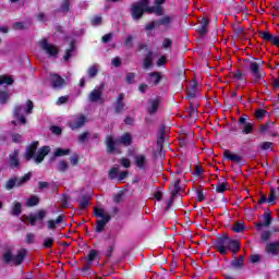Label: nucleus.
I'll use <instances>...</instances> for the list:
<instances>
[{
  "label": "nucleus",
  "mask_w": 279,
  "mask_h": 279,
  "mask_svg": "<svg viewBox=\"0 0 279 279\" xmlns=\"http://www.w3.org/2000/svg\"><path fill=\"white\" fill-rule=\"evenodd\" d=\"M226 191H228V185L226 183H219L216 186V192L217 193H226Z\"/></svg>",
  "instance_id": "obj_50"
},
{
  "label": "nucleus",
  "mask_w": 279,
  "mask_h": 279,
  "mask_svg": "<svg viewBox=\"0 0 279 279\" xmlns=\"http://www.w3.org/2000/svg\"><path fill=\"white\" fill-rule=\"evenodd\" d=\"M94 215L95 217H98L99 219L96 220V232L98 234H101L104 230H106V226L110 223V220L112 219V216L110 214L106 213V209L104 208H94Z\"/></svg>",
  "instance_id": "obj_3"
},
{
  "label": "nucleus",
  "mask_w": 279,
  "mask_h": 279,
  "mask_svg": "<svg viewBox=\"0 0 279 279\" xmlns=\"http://www.w3.org/2000/svg\"><path fill=\"white\" fill-rule=\"evenodd\" d=\"M146 81L148 84H150V86H158V83L162 82V75L160 72H150Z\"/></svg>",
  "instance_id": "obj_17"
},
{
  "label": "nucleus",
  "mask_w": 279,
  "mask_h": 279,
  "mask_svg": "<svg viewBox=\"0 0 279 279\" xmlns=\"http://www.w3.org/2000/svg\"><path fill=\"white\" fill-rule=\"evenodd\" d=\"M39 45H40V48L43 49V51L48 53L50 58H56V56H58V53H59L58 48H56V46L50 44L47 39H43L39 43Z\"/></svg>",
  "instance_id": "obj_9"
},
{
  "label": "nucleus",
  "mask_w": 279,
  "mask_h": 279,
  "mask_svg": "<svg viewBox=\"0 0 279 279\" xmlns=\"http://www.w3.org/2000/svg\"><path fill=\"white\" fill-rule=\"evenodd\" d=\"M25 256H27V250L25 248L17 251L16 256H14L11 248H7L2 255V260L4 265H10V263H13L15 267H19V265H22L23 260H25Z\"/></svg>",
  "instance_id": "obj_2"
},
{
  "label": "nucleus",
  "mask_w": 279,
  "mask_h": 279,
  "mask_svg": "<svg viewBox=\"0 0 279 279\" xmlns=\"http://www.w3.org/2000/svg\"><path fill=\"white\" fill-rule=\"evenodd\" d=\"M233 232H243L245 230V223L244 222H235V225L232 227Z\"/></svg>",
  "instance_id": "obj_44"
},
{
  "label": "nucleus",
  "mask_w": 279,
  "mask_h": 279,
  "mask_svg": "<svg viewBox=\"0 0 279 279\" xmlns=\"http://www.w3.org/2000/svg\"><path fill=\"white\" fill-rule=\"evenodd\" d=\"M32 180V172L24 174L23 177L12 175L9 178L4 184L5 191H13V189H21L25 186L27 182Z\"/></svg>",
  "instance_id": "obj_4"
},
{
  "label": "nucleus",
  "mask_w": 279,
  "mask_h": 279,
  "mask_svg": "<svg viewBox=\"0 0 279 279\" xmlns=\"http://www.w3.org/2000/svg\"><path fill=\"white\" fill-rule=\"evenodd\" d=\"M134 162H135V166L141 169V171L147 170L148 162H147V157L145 155H136L134 157Z\"/></svg>",
  "instance_id": "obj_16"
},
{
  "label": "nucleus",
  "mask_w": 279,
  "mask_h": 279,
  "mask_svg": "<svg viewBox=\"0 0 279 279\" xmlns=\"http://www.w3.org/2000/svg\"><path fill=\"white\" fill-rule=\"evenodd\" d=\"M71 154V149H62V148H57L53 156L50 158V160H56V158H59L60 156H69Z\"/></svg>",
  "instance_id": "obj_30"
},
{
  "label": "nucleus",
  "mask_w": 279,
  "mask_h": 279,
  "mask_svg": "<svg viewBox=\"0 0 279 279\" xmlns=\"http://www.w3.org/2000/svg\"><path fill=\"white\" fill-rule=\"evenodd\" d=\"M31 215L35 218L36 221H44L45 217H47V210L40 209L36 214H31Z\"/></svg>",
  "instance_id": "obj_34"
},
{
  "label": "nucleus",
  "mask_w": 279,
  "mask_h": 279,
  "mask_svg": "<svg viewBox=\"0 0 279 279\" xmlns=\"http://www.w3.org/2000/svg\"><path fill=\"white\" fill-rule=\"evenodd\" d=\"M223 156L225 158H227V160H231L232 162H235L236 165H241V162H243V157L241 155H236L233 154L232 151L226 149L223 151Z\"/></svg>",
  "instance_id": "obj_18"
},
{
  "label": "nucleus",
  "mask_w": 279,
  "mask_h": 279,
  "mask_svg": "<svg viewBox=\"0 0 279 279\" xmlns=\"http://www.w3.org/2000/svg\"><path fill=\"white\" fill-rule=\"evenodd\" d=\"M265 114H267V111L265 109H258L256 112H255V117L257 119H263L265 117Z\"/></svg>",
  "instance_id": "obj_59"
},
{
  "label": "nucleus",
  "mask_w": 279,
  "mask_h": 279,
  "mask_svg": "<svg viewBox=\"0 0 279 279\" xmlns=\"http://www.w3.org/2000/svg\"><path fill=\"white\" fill-rule=\"evenodd\" d=\"M50 130L52 134H56L57 136H60V134H62V129L60 126H51Z\"/></svg>",
  "instance_id": "obj_62"
},
{
  "label": "nucleus",
  "mask_w": 279,
  "mask_h": 279,
  "mask_svg": "<svg viewBox=\"0 0 279 279\" xmlns=\"http://www.w3.org/2000/svg\"><path fill=\"white\" fill-rule=\"evenodd\" d=\"M266 252L272 256L279 255V241L266 244Z\"/></svg>",
  "instance_id": "obj_21"
},
{
  "label": "nucleus",
  "mask_w": 279,
  "mask_h": 279,
  "mask_svg": "<svg viewBox=\"0 0 279 279\" xmlns=\"http://www.w3.org/2000/svg\"><path fill=\"white\" fill-rule=\"evenodd\" d=\"M84 125H86V117L81 116L75 119L74 123H70L69 128H71V130H80V128H84Z\"/></svg>",
  "instance_id": "obj_20"
},
{
  "label": "nucleus",
  "mask_w": 279,
  "mask_h": 279,
  "mask_svg": "<svg viewBox=\"0 0 279 279\" xmlns=\"http://www.w3.org/2000/svg\"><path fill=\"white\" fill-rule=\"evenodd\" d=\"M90 204V196L88 195H83L82 199L80 202L81 208H88V205Z\"/></svg>",
  "instance_id": "obj_40"
},
{
  "label": "nucleus",
  "mask_w": 279,
  "mask_h": 279,
  "mask_svg": "<svg viewBox=\"0 0 279 279\" xmlns=\"http://www.w3.org/2000/svg\"><path fill=\"white\" fill-rule=\"evenodd\" d=\"M49 151H51V147L43 146L38 149L37 155H35V162L36 165H40L43 160H45V156H48Z\"/></svg>",
  "instance_id": "obj_15"
},
{
  "label": "nucleus",
  "mask_w": 279,
  "mask_h": 279,
  "mask_svg": "<svg viewBox=\"0 0 279 279\" xmlns=\"http://www.w3.org/2000/svg\"><path fill=\"white\" fill-rule=\"evenodd\" d=\"M32 27V22H14L12 28L16 32L23 29H29Z\"/></svg>",
  "instance_id": "obj_24"
},
{
  "label": "nucleus",
  "mask_w": 279,
  "mask_h": 279,
  "mask_svg": "<svg viewBox=\"0 0 279 279\" xmlns=\"http://www.w3.org/2000/svg\"><path fill=\"white\" fill-rule=\"evenodd\" d=\"M271 239V231H265L262 233V241H269Z\"/></svg>",
  "instance_id": "obj_64"
},
{
  "label": "nucleus",
  "mask_w": 279,
  "mask_h": 279,
  "mask_svg": "<svg viewBox=\"0 0 279 279\" xmlns=\"http://www.w3.org/2000/svg\"><path fill=\"white\" fill-rule=\"evenodd\" d=\"M111 64L112 66H116L117 69H119V66H121V58L116 57L111 60Z\"/></svg>",
  "instance_id": "obj_60"
},
{
  "label": "nucleus",
  "mask_w": 279,
  "mask_h": 279,
  "mask_svg": "<svg viewBox=\"0 0 279 279\" xmlns=\"http://www.w3.org/2000/svg\"><path fill=\"white\" fill-rule=\"evenodd\" d=\"M26 243L27 245H32L34 243H36V234L29 232V233H26Z\"/></svg>",
  "instance_id": "obj_48"
},
{
  "label": "nucleus",
  "mask_w": 279,
  "mask_h": 279,
  "mask_svg": "<svg viewBox=\"0 0 279 279\" xmlns=\"http://www.w3.org/2000/svg\"><path fill=\"white\" fill-rule=\"evenodd\" d=\"M98 256H99V251L90 250L87 256L88 265H92L94 260H97Z\"/></svg>",
  "instance_id": "obj_33"
},
{
  "label": "nucleus",
  "mask_w": 279,
  "mask_h": 279,
  "mask_svg": "<svg viewBox=\"0 0 279 279\" xmlns=\"http://www.w3.org/2000/svg\"><path fill=\"white\" fill-rule=\"evenodd\" d=\"M38 149V142H33L31 145L26 147L24 153L25 160H35L36 158V150Z\"/></svg>",
  "instance_id": "obj_11"
},
{
  "label": "nucleus",
  "mask_w": 279,
  "mask_h": 279,
  "mask_svg": "<svg viewBox=\"0 0 279 279\" xmlns=\"http://www.w3.org/2000/svg\"><path fill=\"white\" fill-rule=\"evenodd\" d=\"M5 84L7 86H12L14 84V80L8 75H1L0 76V86H3Z\"/></svg>",
  "instance_id": "obj_36"
},
{
  "label": "nucleus",
  "mask_w": 279,
  "mask_h": 279,
  "mask_svg": "<svg viewBox=\"0 0 279 279\" xmlns=\"http://www.w3.org/2000/svg\"><path fill=\"white\" fill-rule=\"evenodd\" d=\"M53 238H46L45 240H44V247H46V248H49V247H53Z\"/></svg>",
  "instance_id": "obj_54"
},
{
  "label": "nucleus",
  "mask_w": 279,
  "mask_h": 279,
  "mask_svg": "<svg viewBox=\"0 0 279 279\" xmlns=\"http://www.w3.org/2000/svg\"><path fill=\"white\" fill-rule=\"evenodd\" d=\"M279 197V189L271 187L270 195L268 196V204H276V201Z\"/></svg>",
  "instance_id": "obj_27"
},
{
  "label": "nucleus",
  "mask_w": 279,
  "mask_h": 279,
  "mask_svg": "<svg viewBox=\"0 0 279 279\" xmlns=\"http://www.w3.org/2000/svg\"><path fill=\"white\" fill-rule=\"evenodd\" d=\"M135 77H136V74H135V73L129 72V73L126 74V77H125L126 84H134Z\"/></svg>",
  "instance_id": "obj_49"
},
{
  "label": "nucleus",
  "mask_w": 279,
  "mask_h": 279,
  "mask_svg": "<svg viewBox=\"0 0 279 279\" xmlns=\"http://www.w3.org/2000/svg\"><path fill=\"white\" fill-rule=\"evenodd\" d=\"M10 97H12V94L8 90H0V104L4 106V104H8L10 101Z\"/></svg>",
  "instance_id": "obj_31"
},
{
  "label": "nucleus",
  "mask_w": 279,
  "mask_h": 279,
  "mask_svg": "<svg viewBox=\"0 0 279 279\" xmlns=\"http://www.w3.org/2000/svg\"><path fill=\"white\" fill-rule=\"evenodd\" d=\"M64 84H66V81H64V78H62V76H60L59 74H50V86L52 88H54L56 90L62 88V86H64Z\"/></svg>",
  "instance_id": "obj_10"
},
{
  "label": "nucleus",
  "mask_w": 279,
  "mask_h": 279,
  "mask_svg": "<svg viewBox=\"0 0 279 279\" xmlns=\"http://www.w3.org/2000/svg\"><path fill=\"white\" fill-rule=\"evenodd\" d=\"M58 171H60L61 173H65V171L69 170V163L64 160L59 161L58 166H57Z\"/></svg>",
  "instance_id": "obj_39"
},
{
  "label": "nucleus",
  "mask_w": 279,
  "mask_h": 279,
  "mask_svg": "<svg viewBox=\"0 0 279 279\" xmlns=\"http://www.w3.org/2000/svg\"><path fill=\"white\" fill-rule=\"evenodd\" d=\"M9 165L12 169H21V159H19V150H14L9 155Z\"/></svg>",
  "instance_id": "obj_14"
},
{
  "label": "nucleus",
  "mask_w": 279,
  "mask_h": 279,
  "mask_svg": "<svg viewBox=\"0 0 279 279\" xmlns=\"http://www.w3.org/2000/svg\"><path fill=\"white\" fill-rule=\"evenodd\" d=\"M27 108L23 107L22 105L15 106L13 110V117L20 121L22 125L27 124V119L25 118V112L26 114H32V111L34 110V102L32 100L26 101Z\"/></svg>",
  "instance_id": "obj_5"
},
{
  "label": "nucleus",
  "mask_w": 279,
  "mask_h": 279,
  "mask_svg": "<svg viewBox=\"0 0 279 279\" xmlns=\"http://www.w3.org/2000/svg\"><path fill=\"white\" fill-rule=\"evenodd\" d=\"M154 51L148 50L147 54L145 56L144 60H143V69L147 70L150 66L154 65Z\"/></svg>",
  "instance_id": "obj_23"
},
{
  "label": "nucleus",
  "mask_w": 279,
  "mask_h": 279,
  "mask_svg": "<svg viewBox=\"0 0 279 279\" xmlns=\"http://www.w3.org/2000/svg\"><path fill=\"white\" fill-rule=\"evenodd\" d=\"M243 265L244 263L240 259V258H235L231 262V266L234 268V269H242L243 268Z\"/></svg>",
  "instance_id": "obj_47"
},
{
  "label": "nucleus",
  "mask_w": 279,
  "mask_h": 279,
  "mask_svg": "<svg viewBox=\"0 0 279 279\" xmlns=\"http://www.w3.org/2000/svg\"><path fill=\"white\" fill-rule=\"evenodd\" d=\"M73 53H75V41L72 40L70 44V48L65 50V56L63 57L66 62L71 60L73 57Z\"/></svg>",
  "instance_id": "obj_29"
},
{
  "label": "nucleus",
  "mask_w": 279,
  "mask_h": 279,
  "mask_svg": "<svg viewBox=\"0 0 279 279\" xmlns=\"http://www.w3.org/2000/svg\"><path fill=\"white\" fill-rule=\"evenodd\" d=\"M231 241L232 239L230 238V235H228V233H225L223 235L216 240L215 246L218 250V252L222 254V256H226V254H228Z\"/></svg>",
  "instance_id": "obj_6"
},
{
  "label": "nucleus",
  "mask_w": 279,
  "mask_h": 279,
  "mask_svg": "<svg viewBox=\"0 0 279 279\" xmlns=\"http://www.w3.org/2000/svg\"><path fill=\"white\" fill-rule=\"evenodd\" d=\"M37 189H39V191H43L45 189H49V182L39 181L37 183Z\"/></svg>",
  "instance_id": "obj_57"
},
{
  "label": "nucleus",
  "mask_w": 279,
  "mask_h": 279,
  "mask_svg": "<svg viewBox=\"0 0 279 279\" xmlns=\"http://www.w3.org/2000/svg\"><path fill=\"white\" fill-rule=\"evenodd\" d=\"M197 81H192L186 92V99H195L199 97V89H197Z\"/></svg>",
  "instance_id": "obj_13"
},
{
  "label": "nucleus",
  "mask_w": 279,
  "mask_h": 279,
  "mask_svg": "<svg viewBox=\"0 0 279 279\" xmlns=\"http://www.w3.org/2000/svg\"><path fill=\"white\" fill-rule=\"evenodd\" d=\"M113 110L116 114H123L125 112V94L120 93L113 102Z\"/></svg>",
  "instance_id": "obj_8"
},
{
  "label": "nucleus",
  "mask_w": 279,
  "mask_h": 279,
  "mask_svg": "<svg viewBox=\"0 0 279 279\" xmlns=\"http://www.w3.org/2000/svg\"><path fill=\"white\" fill-rule=\"evenodd\" d=\"M155 14L157 16H165V9L162 7H156L155 8Z\"/></svg>",
  "instance_id": "obj_63"
},
{
  "label": "nucleus",
  "mask_w": 279,
  "mask_h": 279,
  "mask_svg": "<svg viewBox=\"0 0 279 279\" xmlns=\"http://www.w3.org/2000/svg\"><path fill=\"white\" fill-rule=\"evenodd\" d=\"M149 104H150V108L148 109L149 114H156V112H158V108L160 106V100L150 99Z\"/></svg>",
  "instance_id": "obj_28"
},
{
  "label": "nucleus",
  "mask_w": 279,
  "mask_h": 279,
  "mask_svg": "<svg viewBox=\"0 0 279 279\" xmlns=\"http://www.w3.org/2000/svg\"><path fill=\"white\" fill-rule=\"evenodd\" d=\"M26 204L29 207L38 206V204H40V198H38V196H31Z\"/></svg>",
  "instance_id": "obj_41"
},
{
  "label": "nucleus",
  "mask_w": 279,
  "mask_h": 279,
  "mask_svg": "<svg viewBox=\"0 0 279 279\" xmlns=\"http://www.w3.org/2000/svg\"><path fill=\"white\" fill-rule=\"evenodd\" d=\"M101 95H104V83H101L99 87H96L93 92H90L88 99L92 104H97V101H100Z\"/></svg>",
  "instance_id": "obj_12"
},
{
  "label": "nucleus",
  "mask_w": 279,
  "mask_h": 279,
  "mask_svg": "<svg viewBox=\"0 0 279 279\" xmlns=\"http://www.w3.org/2000/svg\"><path fill=\"white\" fill-rule=\"evenodd\" d=\"M173 21H175V15H163L162 17H160L157 21V25L163 26V27H170L171 23H173Z\"/></svg>",
  "instance_id": "obj_19"
},
{
  "label": "nucleus",
  "mask_w": 279,
  "mask_h": 279,
  "mask_svg": "<svg viewBox=\"0 0 279 279\" xmlns=\"http://www.w3.org/2000/svg\"><path fill=\"white\" fill-rule=\"evenodd\" d=\"M118 175H119V168L113 167L109 170V180H117Z\"/></svg>",
  "instance_id": "obj_46"
},
{
  "label": "nucleus",
  "mask_w": 279,
  "mask_h": 279,
  "mask_svg": "<svg viewBox=\"0 0 279 279\" xmlns=\"http://www.w3.org/2000/svg\"><path fill=\"white\" fill-rule=\"evenodd\" d=\"M173 45V41L169 38L163 39L162 47L163 49H171V46Z\"/></svg>",
  "instance_id": "obj_58"
},
{
  "label": "nucleus",
  "mask_w": 279,
  "mask_h": 279,
  "mask_svg": "<svg viewBox=\"0 0 279 279\" xmlns=\"http://www.w3.org/2000/svg\"><path fill=\"white\" fill-rule=\"evenodd\" d=\"M259 36L260 38H263V40H266L267 43H271V38H274V35L269 32H259Z\"/></svg>",
  "instance_id": "obj_45"
},
{
  "label": "nucleus",
  "mask_w": 279,
  "mask_h": 279,
  "mask_svg": "<svg viewBox=\"0 0 279 279\" xmlns=\"http://www.w3.org/2000/svg\"><path fill=\"white\" fill-rule=\"evenodd\" d=\"M134 140L132 138L131 133H124L122 136L114 138L112 135H108L105 138V145L107 147V154H114L117 151V147L119 145H123L124 147H130Z\"/></svg>",
  "instance_id": "obj_1"
},
{
  "label": "nucleus",
  "mask_w": 279,
  "mask_h": 279,
  "mask_svg": "<svg viewBox=\"0 0 279 279\" xmlns=\"http://www.w3.org/2000/svg\"><path fill=\"white\" fill-rule=\"evenodd\" d=\"M229 250L233 254H236L241 250V242H239L238 240L231 239V243L229 244Z\"/></svg>",
  "instance_id": "obj_32"
},
{
  "label": "nucleus",
  "mask_w": 279,
  "mask_h": 279,
  "mask_svg": "<svg viewBox=\"0 0 279 279\" xmlns=\"http://www.w3.org/2000/svg\"><path fill=\"white\" fill-rule=\"evenodd\" d=\"M130 12L133 21H141V19H143V14H145L143 3L134 2L131 5Z\"/></svg>",
  "instance_id": "obj_7"
},
{
  "label": "nucleus",
  "mask_w": 279,
  "mask_h": 279,
  "mask_svg": "<svg viewBox=\"0 0 279 279\" xmlns=\"http://www.w3.org/2000/svg\"><path fill=\"white\" fill-rule=\"evenodd\" d=\"M101 23H104V19L101 16H95L92 20V25L94 26L101 25Z\"/></svg>",
  "instance_id": "obj_56"
},
{
  "label": "nucleus",
  "mask_w": 279,
  "mask_h": 279,
  "mask_svg": "<svg viewBox=\"0 0 279 279\" xmlns=\"http://www.w3.org/2000/svg\"><path fill=\"white\" fill-rule=\"evenodd\" d=\"M90 140V132L85 131L78 135V143H87Z\"/></svg>",
  "instance_id": "obj_42"
},
{
  "label": "nucleus",
  "mask_w": 279,
  "mask_h": 279,
  "mask_svg": "<svg viewBox=\"0 0 279 279\" xmlns=\"http://www.w3.org/2000/svg\"><path fill=\"white\" fill-rule=\"evenodd\" d=\"M70 162L72 167H77L80 162V156L77 154H74L72 157H70Z\"/></svg>",
  "instance_id": "obj_53"
},
{
  "label": "nucleus",
  "mask_w": 279,
  "mask_h": 279,
  "mask_svg": "<svg viewBox=\"0 0 279 279\" xmlns=\"http://www.w3.org/2000/svg\"><path fill=\"white\" fill-rule=\"evenodd\" d=\"M22 138H23V136L21 134H19V133H13L12 134L13 143H21Z\"/></svg>",
  "instance_id": "obj_61"
},
{
  "label": "nucleus",
  "mask_w": 279,
  "mask_h": 279,
  "mask_svg": "<svg viewBox=\"0 0 279 279\" xmlns=\"http://www.w3.org/2000/svg\"><path fill=\"white\" fill-rule=\"evenodd\" d=\"M254 132V122H248L244 124L242 129V134H252Z\"/></svg>",
  "instance_id": "obj_38"
},
{
  "label": "nucleus",
  "mask_w": 279,
  "mask_h": 279,
  "mask_svg": "<svg viewBox=\"0 0 279 279\" xmlns=\"http://www.w3.org/2000/svg\"><path fill=\"white\" fill-rule=\"evenodd\" d=\"M158 26V21H153L149 24H146L145 29L146 32H151V29H156Z\"/></svg>",
  "instance_id": "obj_51"
},
{
  "label": "nucleus",
  "mask_w": 279,
  "mask_h": 279,
  "mask_svg": "<svg viewBox=\"0 0 279 279\" xmlns=\"http://www.w3.org/2000/svg\"><path fill=\"white\" fill-rule=\"evenodd\" d=\"M251 73L256 82L260 81L263 77V75H260V65L256 62L251 63Z\"/></svg>",
  "instance_id": "obj_22"
},
{
  "label": "nucleus",
  "mask_w": 279,
  "mask_h": 279,
  "mask_svg": "<svg viewBox=\"0 0 279 279\" xmlns=\"http://www.w3.org/2000/svg\"><path fill=\"white\" fill-rule=\"evenodd\" d=\"M71 10V1L64 0L61 4V12L66 14Z\"/></svg>",
  "instance_id": "obj_43"
},
{
  "label": "nucleus",
  "mask_w": 279,
  "mask_h": 279,
  "mask_svg": "<svg viewBox=\"0 0 279 279\" xmlns=\"http://www.w3.org/2000/svg\"><path fill=\"white\" fill-rule=\"evenodd\" d=\"M275 122H267L266 124H262L259 130L260 132H267V130H269L270 128H274Z\"/></svg>",
  "instance_id": "obj_55"
},
{
  "label": "nucleus",
  "mask_w": 279,
  "mask_h": 279,
  "mask_svg": "<svg viewBox=\"0 0 279 279\" xmlns=\"http://www.w3.org/2000/svg\"><path fill=\"white\" fill-rule=\"evenodd\" d=\"M97 73H99V68L97 65H92L88 70H87V75L89 78L93 80V77H97Z\"/></svg>",
  "instance_id": "obj_37"
},
{
  "label": "nucleus",
  "mask_w": 279,
  "mask_h": 279,
  "mask_svg": "<svg viewBox=\"0 0 279 279\" xmlns=\"http://www.w3.org/2000/svg\"><path fill=\"white\" fill-rule=\"evenodd\" d=\"M263 219L265 228H269V226H271V221H274V218H271V211L264 213Z\"/></svg>",
  "instance_id": "obj_35"
},
{
  "label": "nucleus",
  "mask_w": 279,
  "mask_h": 279,
  "mask_svg": "<svg viewBox=\"0 0 279 279\" xmlns=\"http://www.w3.org/2000/svg\"><path fill=\"white\" fill-rule=\"evenodd\" d=\"M132 40H134V36L129 35L124 43V46L126 47V49H132L134 47V44H132Z\"/></svg>",
  "instance_id": "obj_52"
},
{
  "label": "nucleus",
  "mask_w": 279,
  "mask_h": 279,
  "mask_svg": "<svg viewBox=\"0 0 279 279\" xmlns=\"http://www.w3.org/2000/svg\"><path fill=\"white\" fill-rule=\"evenodd\" d=\"M21 213H23V204L14 202L11 209V215H13V217H20Z\"/></svg>",
  "instance_id": "obj_26"
},
{
  "label": "nucleus",
  "mask_w": 279,
  "mask_h": 279,
  "mask_svg": "<svg viewBox=\"0 0 279 279\" xmlns=\"http://www.w3.org/2000/svg\"><path fill=\"white\" fill-rule=\"evenodd\" d=\"M208 20L206 17H204L201 21V24L197 28L198 34H201V36H206L208 34Z\"/></svg>",
  "instance_id": "obj_25"
}]
</instances>
